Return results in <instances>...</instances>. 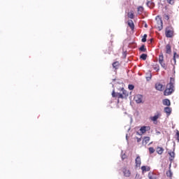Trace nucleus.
I'll return each instance as SVG.
<instances>
[{"mask_svg":"<svg viewBox=\"0 0 179 179\" xmlns=\"http://www.w3.org/2000/svg\"><path fill=\"white\" fill-rule=\"evenodd\" d=\"M176 58H179V55H177L176 52H175L173 54V59H171V64L174 66V65H176L177 61L176 60Z\"/></svg>","mask_w":179,"mask_h":179,"instance_id":"obj_9","label":"nucleus"},{"mask_svg":"<svg viewBox=\"0 0 179 179\" xmlns=\"http://www.w3.org/2000/svg\"><path fill=\"white\" fill-rule=\"evenodd\" d=\"M128 88L129 90H134V89H135V86H134V85H129Z\"/></svg>","mask_w":179,"mask_h":179,"instance_id":"obj_33","label":"nucleus"},{"mask_svg":"<svg viewBox=\"0 0 179 179\" xmlns=\"http://www.w3.org/2000/svg\"><path fill=\"white\" fill-rule=\"evenodd\" d=\"M136 167H141V164H142V160L141 159L140 156H137L135 159Z\"/></svg>","mask_w":179,"mask_h":179,"instance_id":"obj_8","label":"nucleus"},{"mask_svg":"<svg viewBox=\"0 0 179 179\" xmlns=\"http://www.w3.org/2000/svg\"><path fill=\"white\" fill-rule=\"evenodd\" d=\"M145 27H148V24H145Z\"/></svg>","mask_w":179,"mask_h":179,"instance_id":"obj_40","label":"nucleus"},{"mask_svg":"<svg viewBox=\"0 0 179 179\" xmlns=\"http://www.w3.org/2000/svg\"><path fill=\"white\" fill-rule=\"evenodd\" d=\"M113 68L117 71L120 68V62H115L112 64Z\"/></svg>","mask_w":179,"mask_h":179,"instance_id":"obj_15","label":"nucleus"},{"mask_svg":"<svg viewBox=\"0 0 179 179\" xmlns=\"http://www.w3.org/2000/svg\"><path fill=\"white\" fill-rule=\"evenodd\" d=\"M171 179H172V178H171Z\"/></svg>","mask_w":179,"mask_h":179,"instance_id":"obj_41","label":"nucleus"},{"mask_svg":"<svg viewBox=\"0 0 179 179\" xmlns=\"http://www.w3.org/2000/svg\"><path fill=\"white\" fill-rule=\"evenodd\" d=\"M128 17H129V19H134V11H131L129 13H128Z\"/></svg>","mask_w":179,"mask_h":179,"instance_id":"obj_27","label":"nucleus"},{"mask_svg":"<svg viewBox=\"0 0 179 179\" xmlns=\"http://www.w3.org/2000/svg\"><path fill=\"white\" fill-rule=\"evenodd\" d=\"M165 19H166L167 20H169V19H170V17H169V15H166V16H165Z\"/></svg>","mask_w":179,"mask_h":179,"instance_id":"obj_37","label":"nucleus"},{"mask_svg":"<svg viewBox=\"0 0 179 179\" xmlns=\"http://www.w3.org/2000/svg\"><path fill=\"white\" fill-rule=\"evenodd\" d=\"M139 50L142 52H146V48H145V45H141Z\"/></svg>","mask_w":179,"mask_h":179,"instance_id":"obj_28","label":"nucleus"},{"mask_svg":"<svg viewBox=\"0 0 179 179\" xmlns=\"http://www.w3.org/2000/svg\"><path fill=\"white\" fill-rule=\"evenodd\" d=\"M152 41H153V39L152 38L150 39V43H152Z\"/></svg>","mask_w":179,"mask_h":179,"instance_id":"obj_39","label":"nucleus"},{"mask_svg":"<svg viewBox=\"0 0 179 179\" xmlns=\"http://www.w3.org/2000/svg\"><path fill=\"white\" fill-rule=\"evenodd\" d=\"M142 99H143V96H142V95H140V94L134 96V100H135L136 103H142Z\"/></svg>","mask_w":179,"mask_h":179,"instance_id":"obj_11","label":"nucleus"},{"mask_svg":"<svg viewBox=\"0 0 179 179\" xmlns=\"http://www.w3.org/2000/svg\"><path fill=\"white\" fill-rule=\"evenodd\" d=\"M143 13V7L142 6L138 7V13L141 15V13Z\"/></svg>","mask_w":179,"mask_h":179,"instance_id":"obj_29","label":"nucleus"},{"mask_svg":"<svg viewBox=\"0 0 179 179\" xmlns=\"http://www.w3.org/2000/svg\"><path fill=\"white\" fill-rule=\"evenodd\" d=\"M146 80H147L148 81L152 80V73H149V74H148V76L146 77Z\"/></svg>","mask_w":179,"mask_h":179,"instance_id":"obj_34","label":"nucleus"},{"mask_svg":"<svg viewBox=\"0 0 179 179\" xmlns=\"http://www.w3.org/2000/svg\"><path fill=\"white\" fill-rule=\"evenodd\" d=\"M150 141V137H149V136H145V137H144V139H143V143H145V145L146 144H148V143H149V141Z\"/></svg>","mask_w":179,"mask_h":179,"instance_id":"obj_24","label":"nucleus"},{"mask_svg":"<svg viewBox=\"0 0 179 179\" xmlns=\"http://www.w3.org/2000/svg\"><path fill=\"white\" fill-rule=\"evenodd\" d=\"M123 173L125 177H130L131 176V171L128 169H124Z\"/></svg>","mask_w":179,"mask_h":179,"instance_id":"obj_18","label":"nucleus"},{"mask_svg":"<svg viewBox=\"0 0 179 179\" xmlns=\"http://www.w3.org/2000/svg\"><path fill=\"white\" fill-rule=\"evenodd\" d=\"M163 104H164V106H169L171 104V103L170 102L169 99H166L163 101Z\"/></svg>","mask_w":179,"mask_h":179,"instance_id":"obj_21","label":"nucleus"},{"mask_svg":"<svg viewBox=\"0 0 179 179\" xmlns=\"http://www.w3.org/2000/svg\"><path fill=\"white\" fill-rule=\"evenodd\" d=\"M160 117H162V114H160V113H158L155 116L150 117V120H151V121H153V122H156V121H157V120H159Z\"/></svg>","mask_w":179,"mask_h":179,"instance_id":"obj_7","label":"nucleus"},{"mask_svg":"<svg viewBox=\"0 0 179 179\" xmlns=\"http://www.w3.org/2000/svg\"><path fill=\"white\" fill-rule=\"evenodd\" d=\"M176 136L178 138V140L179 141V131H178L176 132Z\"/></svg>","mask_w":179,"mask_h":179,"instance_id":"obj_36","label":"nucleus"},{"mask_svg":"<svg viewBox=\"0 0 179 179\" xmlns=\"http://www.w3.org/2000/svg\"><path fill=\"white\" fill-rule=\"evenodd\" d=\"M158 24H160V26H158V29L159 30L163 29V21L162 20V19L159 20V21L157 22Z\"/></svg>","mask_w":179,"mask_h":179,"instance_id":"obj_23","label":"nucleus"},{"mask_svg":"<svg viewBox=\"0 0 179 179\" xmlns=\"http://www.w3.org/2000/svg\"><path fill=\"white\" fill-rule=\"evenodd\" d=\"M148 178L149 179H157V176L153 172H150L148 173Z\"/></svg>","mask_w":179,"mask_h":179,"instance_id":"obj_14","label":"nucleus"},{"mask_svg":"<svg viewBox=\"0 0 179 179\" xmlns=\"http://www.w3.org/2000/svg\"><path fill=\"white\" fill-rule=\"evenodd\" d=\"M165 34L167 38H171L174 36V29H173L171 27H166L165 30Z\"/></svg>","mask_w":179,"mask_h":179,"instance_id":"obj_2","label":"nucleus"},{"mask_svg":"<svg viewBox=\"0 0 179 179\" xmlns=\"http://www.w3.org/2000/svg\"><path fill=\"white\" fill-rule=\"evenodd\" d=\"M168 154L170 156L169 161L173 162V160H174V158L176 157V153H174V151H169Z\"/></svg>","mask_w":179,"mask_h":179,"instance_id":"obj_10","label":"nucleus"},{"mask_svg":"<svg viewBox=\"0 0 179 179\" xmlns=\"http://www.w3.org/2000/svg\"><path fill=\"white\" fill-rule=\"evenodd\" d=\"M170 5H174V0H166Z\"/></svg>","mask_w":179,"mask_h":179,"instance_id":"obj_35","label":"nucleus"},{"mask_svg":"<svg viewBox=\"0 0 179 179\" xmlns=\"http://www.w3.org/2000/svg\"><path fill=\"white\" fill-rule=\"evenodd\" d=\"M147 6H148V8H150L152 9V8H155V3H153L152 1H148L147 2Z\"/></svg>","mask_w":179,"mask_h":179,"instance_id":"obj_22","label":"nucleus"},{"mask_svg":"<svg viewBox=\"0 0 179 179\" xmlns=\"http://www.w3.org/2000/svg\"><path fill=\"white\" fill-rule=\"evenodd\" d=\"M166 176H167V177H170V178H171L173 177V173L171 172V170H169L166 172Z\"/></svg>","mask_w":179,"mask_h":179,"instance_id":"obj_30","label":"nucleus"},{"mask_svg":"<svg viewBox=\"0 0 179 179\" xmlns=\"http://www.w3.org/2000/svg\"><path fill=\"white\" fill-rule=\"evenodd\" d=\"M152 66L155 71L159 72L160 71V66L157 63H152Z\"/></svg>","mask_w":179,"mask_h":179,"instance_id":"obj_12","label":"nucleus"},{"mask_svg":"<svg viewBox=\"0 0 179 179\" xmlns=\"http://www.w3.org/2000/svg\"><path fill=\"white\" fill-rule=\"evenodd\" d=\"M127 23H128V26H129V27H130V29H131L132 30H134L135 29V24H134V21H132V20H129Z\"/></svg>","mask_w":179,"mask_h":179,"instance_id":"obj_13","label":"nucleus"},{"mask_svg":"<svg viewBox=\"0 0 179 179\" xmlns=\"http://www.w3.org/2000/svg\"><path fill=\"white\" fill-rule=\"evenodd\" d=\"M141 59H143V61H146V59L148 58V55L143 53L140 56Z\"/></svg>","mask_w":179,"mask_h":179,"instance_id":"obj_25","label":"nucleus"},{"mask_svg":"<svg viewBox=\"0 0 179 179\" xmlns=\"http://www.w3.org/2000/svg\"><path fill=\"white\" fill-rule=\"evenodd\" d=\"M176 83V79L170 78V82L166 85V88L164 92V96H170L174 92V84Z\"/></svg>","mask_w":179,"mask_h":179,"instance_id":"obj_1","label":"nucleus"},{"mask_svg":"<svg viewBox=\"0 0 179 179\" xmlns=\"http://www.w3.org/2000/svg\"><path fill=\"white\" fill-rule=\"evenodd\" d=\"M155 89L159 92H163V90H164V86L162 84H160V83H157L155 84Z\"/></svg>","mask_w":179,"mask_h":179,"instance_id":"obj_6","label":"nucleus"},{"mask_svg":"<svg viewBox=\"0 0 179 179\" xmlns=\"http://www.w3.org/2000/svg\"><path fill=\"white\" fill-rule=\"evenodd\" d=\"M141 170L143 173H146V171H150V167L146 166H143L141 167Z\"/></svg>","mask_w":179,"mask_h":179,"instance_id":"obj_17","label":"nucleus"},{"mask_svg":"<svg viewBox=\"0 0 179 179\" xmlns=\"http://www.w3.org/2000/svg\"><path fill=\"white\" fill-rule=\"evenodd\" d=\"M156 151L158 155H163V152H164V148L162 147H157Z\"/></svg>","mask_w":179,"mask_h":179,"instance_id":"obj_16","label":"nucleus"},{"mask_svg":"<svg viewBox=\"0 0 179 179\" xmlns=\"http://www.w3.org/2000/svg\"><path fill=\"white\" fill-rule=\"evenodd\" d=\"M122 94L124 99H127V97H128V96H129V94L126 90H123Z\"/></svg>","mask_w":179,"mask_h":179,"instance_id":"obj_26","label":"nucleus"},{"mask_svg":"<svg viewBox=\"0 0 179 179\" xmlns=\"http://www.w3.org/2000/svg\"><path fill=\"white\" fill-rule=\"evenodd\" d=\"M112 97H117L118 99V100H120V99H125L124 97V95H122V94L120 93V92H115V91H113L112 92Z\"/></svg>","mask_w":179,"mask_h":179,"instance_id":"obj_4","label":"nucleus"},{"mask_svg":"<svg viewBox=\"0 0 179 179\" xmlns=\"http://www.w3.org/2000/svg\"><path fill=\"white\" fill-rule=\"evenodd\" d=\"M164 113H166V114L167 115H170V114H171V109L170 107H166L164 108Z\"/></svg>","mask_w":179,"mask_h":179,"instance_id":"obj_20","label":"nucleus"},{"mask_svg":"<svg viewBox=\"0 0 179 179\" xmlns=\"http://www.w3.org/2000/svg\"><path fill=\"white\" fill-rule=\"evenodd\" d=\"M146 38H148V34H144L143 38L141 39L142 43H146Z\"/></svg>","mask_w":179,"mask_h":179,"instance_id":"obj_31","label":"nucleus"},{"mask_svg":"<svg viewBox=\"0 0 179 179\" xmlns=\"http://www.w3.org/2000/svg\"><path fill=\"white\" fill-rule=\"evenodd\" d=\"M141 138H137V142H141Z\"/></svg>","mask_w":179,"mask_h":179,"instance_id":"obj_38","label":"nucleus"},{"mask_svg":"<svg viewBox=\"0 0 179 179\" xmlns=\"http://www.w3.org/2000/svg\"><path fill=\"white\" fill-rule=\"evenodd\" d=\"M148 150L150 152V155H152L154 152H155V148H153V147H150L148 148Z\"/></svg>","mask_w":179,"mask_h":179,"instance_id":"obj_32","label":"nucleus"},{"mask_svg":"<svg viewBox=\"0 0 179 179\" xmlns=\"http://www.w3.org/2000/svg\"><path fill=\"white\" fill-rule=\"evenodd\" d=\"M148 131H150V126H143L140 128L141 134H146Z\"/></svg>","mask_w":179,"mask_h":179,"instance_id":"obj_5","label":"nucleus"},{"mask_svg":"<svg viewBox=\"0 0 179 179\" xmlns=\"http://www.w3.org/2000/svg\"><path fill=\"white\" fill-rule=\"evenodd\" d=\"M166 53L171 54V46L169 44L166 46Z\"/></svg>","mask_w":179,"mask_h":179,"instance_id":"obj_19","label":"nucleus"},{"mask_svg":"<svg viewBox=\"0 0 179 179\" xmlns=\"http://www.w3.org/2000/svg\"><path fill=\"white\" fill-rule=\"evenodd\" d=\"M159 63L160 64L161 66L164 68V69H166V68H167L166 63H164V57L163 56V54H161L159 56Z\"/></svg>","mask_w":179,"mask_h":179,"instance_id":"obj_3","label":"nucleus"}]
</instances>
